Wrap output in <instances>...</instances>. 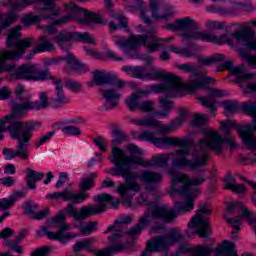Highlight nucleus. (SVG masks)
Here are the masks:
<instances>
[{
	"instance_id": "obj_39",
	"label": "nucleus",
	"mask_w": 256,
	"mask_h": 256,
	"mask_svg": "<svg viewBox=\"0 0 256 256\" xmlns=\"http://www.w3.org/2000/svg\"><path fill=\"white\" fill-rule=\"evenodd\" d=\"M101 93L104 99H106V101H117L119 100V97H121V95H119V93H117L115 89H108V90L101 89Z\"/></svg>"
},
{
	"instance_id": "obj_20",
	"label": "nucleus",
	"mask_w": 256,
	"mask_h": 256,
	"mask_svg": "<svg viewBox=\"0 0 256 256\" xmlns=\"http://www.w3.org/2000/svg\"><path fill=\"white\" fill-rule=\"evenodd\" d=\"M45 51H55V44H53L47 36H40L36 47L31 51L30 55H35V53H45Z\"/></svg>"
},
{
	"instance_id": "obj_54",
	"label": "nucleus",
	"mask_w": 256,
	"mask_h": 256,
	"mask_svg": "<svg viewBox=\"0 0 256 256\" xmlns=\"http://www.w3.org/2000/svg\"><path fill=\"white\" fill-rule=\"evenodd\" d=\"M138 109H140V111H144L146 113H151V111L154 110L153 108V102L152 101H145L142 102L138 105Z\"/></svg>"
},
{
	"instance_id": "obj_14",
	"label": "nucleus",
	"mask_w": 256,
	"mask_h": 256,
	"mask_svg": "<svg viewBox=\"0 0 256 256\" xmlns=\"http://www.w3.org/2000/svg\"><path fill=\"white\" fill-rule=\"evenodd\" d=\"M183 39H201L202 41H209L210 43H223L226 41L227 45H231V38L227 37V34L222 36L212 35L210 33L201 32V31H189L181 35Z\"/></svg>"
},
{
	"instance_id": "obj_28",
	"label": "nucleus",
	"mask_w": 256,
	"mask_h": 256,
	"mask_svg": "<svg viewBox=\"0 0 256 256\" xmlns=\"http://www.w3.org/2000/svg\"><path fill=\"white\" fill-rule=\"evenodd\" d=\"M233 35L237 41H249V39H253V37H255L256 33L251 29V27L246 26L242 31L234 32Z\"/></svg>"
},
{
	"instance_id": "obj_45",
	"label": "nucleus",
	"mask_w": 256,
	"mask_h": 256,
	"mask_svg": "<svg viewBox=\"0 0 256 256\" xmlns=\"http://www.w3.org/2000/svg\"><path fill=\"white\" fill-rule=\"evenodd\" d=\"M242 109L244 113H247V115H250L251 117H256V103H247L244 102L242 104Z\"/></svg>"
},
{
	"instance_id": "obj_49",
	"label": "nucleus",
	"mask_w": 256,
	"mask_h": 256,
	"mask_svg": "<svg viewBox=\"0 0 256 256\" xmlns=\"http://www.w3.org/2000/svg\"><path fill=\"white\" fill-rule=\"evenodd\" d=\"M185 120H183L182 118L174 121L173 123L169 124L168 126H164V133H171V131H175V129H177V127H181V125H183V122Z\"/></svg>"
},
{
	"instance_id": "obj_10",
	"label": "nucleus",
	"mask_w": 256,
	"mask_h": 256,
	"mask_svg": "<svg viewBox=\"0 0 256 256\" xmlns=\"http://www.w3.org/2000/svg\"><path fill=\"white\" fill-rule=\"evenodd\" d=\"M15 77L26 81H45V79H49V70H41L35 65L23 64L16 69Z\"/></svg>"
},
{
	"instance_id": "obj_35",
	"label": "nucleus",
	"mask_w": 256,
	"mask_h": 256,
	"mask_svg": "<svg viewBox=\"0 0 256 256\" xmlns=\"http://www.w3.org/2000/svg\"><path fill=\"white\" fill-rule=\"evenodd\" d=\"M67 65L72 69V71H81L85 65H83L73 54H67L65 57Z\"/></svg>"
},
{
	"instance_id": "obj_6",
	"label": "nucleus",
	"mask_w": 256,
	"mask_h": 256,
	"mask_svg": "<svg viewBox=\"0 0 256 256\" xmlns=\"http://www.w3.org/2000/svg\"><path fill=\"white\" fill-rule=\"evenodd\" d=\"M17 113L21 112H15L14 107L12 114L0 120V133L9 131L12 139L20 141L18 145L19 149H23V147H25V143H29L31 140V131L35 129V125L27 122L13 121ZM0 139H3V135H0Z\"/></svg>"
},
{
	"instance_id": "obj_9",
	"label": "nucleus",
	"mask_w": 256,
	"mask_h": 256,
	"mask_svg": "<svg viewBox=\"0 0 256 256\" xmlns=\"http://www.w3.org/2000/svg\"><path fill=\"white\" fill-rule=\"evenodd\" d=\"M211 210L207 208V204L200 205L196 214L192 217L188 224L189 229H197L195 233L202 238L209 237L211 231L209 230V219L204 218L203 215H209Z\"/></svg>"
},
{
	"instance_id": "obj_17",
	"label": "nucleus",
	"mask_w": 256,
	"mask_h": 256,
	"mask_svg": "<svg viewBox=\"0 0 256 256\" xmlns=\"http://www.w3.org/2000/svg\"><path fill=\"white\" fill-rule=\"evenodd\" d=\"M149 36L144 34L142 36H131L128 40H120L117 42L122 49H137L140 45H146Z\"/></svg>"
},
{
	"instance_id": "obj_30",
	"label": "nucleus",
	"mask_w": 256,
	"mask_h": 256,
	"mask_svg": "<svg viewBox=\"0 0 256 256\" xmlns=\"http://www.w3.org/2000/svg\"><path fill=\"white\" fill-rule=\"evenodd\" d=\"M159 103L162 112H155V115H157L158 117H167L171 109H173V102L167 98L161 97Z\"/></svg>"
},
{
	"instance_id": "obj_46",
	"label": "nucleus",
	"mask_w": 256,
	"mask_h": 256,
	"mask_svg": "<svg viewBox=\"0 0 256 256\" xmlns=\"http://www.w3.org/2000/svg\"><path fill=\"white\" fill-rule=\"evenodd\" d=\"M97 229V222H87L85 226L80 227L81 235H91V233Z\"/></svg>"
},
{
	"instance_id": "obj_12",
	"label": "nucleus",
	"mask_w": 256,
	"mask_h": 256,
	"mask_svg": "<svg viewBox=\"0 0 256 256\" xmlns=\"http://www.w3.org/2000/svg\"><path fill=\"white\" fill-rule=\"evenodd\" d=\"M93 81L89 83L90 87L93 85H114L117 89H123L125 86V81L119 79L116 75L100 70L93 72Z\"/></svg>"
},
{
	"instance_id": "obj_50",
	"label": "nucleus",
	"mask_w": 256,
	"mask_h": 256,
	"mask_svg": "<svg viewBox=\"0 0 256 256\" xmlns=\"http://www.w3.org/2000/svg\"><path fill=\"white\" fill-rule=\"evenodd\" d=\"M200 99V103H202V105L204 107H209L210 111H215V103H217V101L215 99H211L209 101V96L208 97H201Z\"/></svg>"
},
{
	"instance_id": "obj_59",
	"label": "nucleus",
	"mask_w": 256,
	"mask_h": 256,
	"mask_svg": "<svg viewBox=\"0 0 256 256\" xmlns=\"http://www.w3.org/2000/svg\"><path fill=\"white\" fill-rule=\"evenodd\" d=\"M64 131H66L68 135H81V131H79V128L74 126H66L64 128Z\"/></svg>"
},
{
	"instance_id": "obj_15",
	"label": "nucleus",
	"mask_w": 256,
	"mask_h": 256,
	"mask_svg": "<svg viewBox=\"0 0 256 256\" xmlns=\"http://www.w3.org/2000/svg\"><path fill=\"white\" fill-rule=\"evenodd\" d=\"M172 189L180 195H189V176L187 174L174 175L172 177Z\"/></svg>"
},
{
	"instance_id": "obj_55",
	"label": "nucleus",
	"mask_w": 256,
	"mask_h": 256,
	"mask_svg": "<svg viewBox=\"0 0 256 256\" xmlns=\"http://www.w3.org/2000/svg\"><path fill=\"white\" fill-rule=\"evenodd\" d=\"M146 71L147 68L145 67H134V73L132 74V77H135L136 79H143V77H146Z\"/></svg>"
},
{
	"instance_id": "obj_19",
	"label": "nucleus",
	"mask_w": 256,
	"mask_h": 256,
	"mask_svg": "<svg viewBox=\"0 0 256 256\" xmlns=\"http://www.w3.org/2000/svg\"><path fill=\"white\" fill-rule=\"evenodd\" d=\"M129 247H131V244L129 242H126L124 244L114 243L110 247L104 248L101 251H93V253L96 256H111V255H113V253H119L121 251H126V249H129Z\"/></svg>"
},
{
	"instance_id": "obj_44",
	"label": "nucleus",
	"mask_w": 256,
	"mask_h": 256,
	"mask_svg": "<svg viewBox=\"0 0 256 256\" xmlns=\"http://www.w3.org/2000/svg\"><path fill=\"white\" fill-rule=\"evenodd\" d=\"M209 123V119L205 115L195 114L194 119L192 120V125L196 127H203Z\"/></svg>"
},
{
	"instance_id": "obj_5",
	"label": "nucleus",
	"mask_w": 256,
	"mask_h": 256,
	"mask_svg": "<svg viewBox=\"0 0 256 256\" xmlns=\"http://www.w3.org/2000/svg\"><path fill=\"white\" fill-rule=\"evenodd\" d=\"M65 12L68 13L67 16H63L60 19L54 21L51 25L46 26V33L48 35H57L56 27L69 23L75 19L80 25H93V23H103V17L94 12H89L88 10L76 6L75 3L71 2L64 5Z\"/></svg>"
},
{
	"instance_id": "obj_26",
	"label": "nucleus",
	"mask_w": 256,
	"mask_h": 256,
	"mask_svg": "<svg viewBox=\"0 0 256 256\" xmlns=\"http://www.w3.org/2000/svg\"><path fill=\"white\" fill-rule=\"evenodd\" d=\"M216 256H237L235 244L224 241L222 246L216 248Z\"/></svg>"
},
{
	"instance_id": "obj_56",
	"label": "nucleus",
	"mask_w": 256,
	"mask_h": 256,
	"mask_svg": "<svg viewBox=\"0 0 256 256\" xmlns=\"http://www.w3.org/2000/svg\"><path fill=\"white\" fill-rule=\"evenodd\" d=\"M16 200V196H11L10 199H3L2 201H0V205H1V209H3L4 211H7V209H9L11 207V205H13V203H15Z\"/></svg>"
},
{
	"instance_id": "obj_61",
	"label": "nucleus",
	"mask_w": 256,
	"mask_h": 256,
	"mask_svg": "<svg viewBox=\"0 0 256 256\" xmlns=\"http://www.w3.org/2000/svg\"><path fill=\"white\" fill-rule=\"evenodd\" d=\"M189 187L194 186L197 187V185H201V183H205V178L199 177L194 178L191 180V178H188Z\"/></svg>"
},
{
	"instance_id": "obj_24",
	"label": "nucleus",
	"mask_w": 256,
	"mask_h": 256,
	"mask_svg": "<svg viewBox=\"0 0 256 256\" xmlns=\"http://www.w3.org/2000/svg\"><path fill=\"white\" fill-rule=\"evenodd\" d=\"M150 9L154 19H169V17H173V12L171 11L170 7L166 8V14H159V0H151Z\"/></svg>"
},
{
	"instance_id": "obj_18",
	"label": "nucleus",
	"mask_w": 256,
	"mask_h": 256,
	"mask_svg": "<svg viewBox=\"0 0 256 256\" xmlns=\"http://www.w3.org/2000/svg\"><path fill=\"white\" fill-rule=\"evenodd\" d=\"M239 135L246 149H250V151L256 150V137L255 134L251 132V126H244L240 129Z\"/></svg>"
},
{
	"instance_id": "obj_33",
	"label": "nucleus",
	"mask_w": 256,
	"mask_h": 256,
	"mask_svg": "<svg viewBox=\"0 0 256 256\" xmlns=\"http://www.w3.org/2000/svg\"><path fill=\"white\" fill-rule=\"evenodd\" d=\"M147 95H149V92H137L135 94H132L130 99L127 100L129 109L131 111H135V109H137V107H139V99H141V97H145Z\"/></svg>"
},
{
	"instance_id": "obj_11",
	"label": "nucleus",
	"mask_w": 256,
	"mask_h": 256,
	"mask_svg": "<svg viewBox=\"0 0 256 256\" xmlns=\"http://www.w3.org/2000/svg\"><path fill=\"white\" fill-rule=\"evenodd\" d=\"M32 44L33 40L31 38L18 40L14 46L16 51H2L0 53V63L11 66L12 68L8 71H13V69H15V64H7L5 61L18 59V57H21V55H23V53H25Z\"/></svg>"
},
{
	"instance_id": "obj_51",
	"label": "nucleus",
	"mask_w": 256,
	"mask_h": 256,
	"mask_svg": "<svg viewBox=\"0 0 256 256\" xmlns=\"http://www.w3.org/2000/svg\"><path fill=\"white\" fill-rule=\"evenodd\" d=\"M240 57H242V59H245L248 65H250L251 67H256V55H250L247 54V52L241 51Z\"/></svg>"
},
{
	"instance_id": "obj_13",
	"label": "nucleus",
	"mask_w": 256,
	"mask_h": 256,
	"mask_svg": "<svg viewBox=\"0 0 256 256\" xmlns=\"http://www.w3.org/2000/svg\"><path fill=\"white\" fill-rule=\"evenodd\" d=\"M183 39H201L202 41H209L210 43H223L226 41L227 45H231V38L227 37V34L222 36L212 35L210 33L201 32V31H189L181 35Z\"/></svg>"
},
{
	"instance_id": "obj_23",
	"label": "nucleus",
	"mask_w": 256,
	"mask_h": 256,
	"mask_svg": "<svg viewBox=\"0 0 256 256\" xmlns=\"http://www.w3.org/2000/svg\"><path fill=\"white\" fill-rule=\"evenodd\" d=\"M224 188L230 189V191H233V193H245L246 187L243 184H237V180H235V177L228 175L225 179Z\"/></svg>"
},
{
	"instance_id": "obj_63",
	"label": "nucleus",
	"mask_w": 256,
	"mask_h": 256,
	"mask_svg": "<svg viewBox=\"0 0 256 256\" xmlns=\"http://www.w3.org/2000/svg\"><path fill=\"white\" fill-rule=\"evenodd\" d=\"M243 72H244L243 66L235 67V68L231 69L232 75H236V77H239V79H241V77H243Z\"/></svg>"
},
{
	"instance_id": "obj_62",
	"label": "nucleus",
	"mask_w": 256,
	"mask_h": 256,
	"mask_svg": "<svg viewBox=\"0 0 256 256\" xmlns=\"http://www.w3.org/2000/svg\"><path fill=\"white\" fill-rule=\"evenodd\" d=\"M66 86L68 89H71L72 91H79V89H81V86H79V83L73 80H67Z\"/></svg>"
},
{
	"instance_id": "obj_27",
	"label": "nucleus",
	"mask_w": 256,
	"mask_h": 256,
	"mask_svg": "<svg viewBox=\"0 0 256 256\" xmlns=\"http://www.w3.org/2000/svg\"><path fill=\"white\" fill-rule=\"evenodd\" d=\"M146 77H148V79H152V81L157 79H165L166 81H179V77L158 71L157 69H152L151 72L146 74Z\"/></svg>"
},
{
	"instance_id": "obj_48",
	"label": "nucleus",
	"mask_w": 256,
	"mask_h": 256,
	"mask_svg": "<svg viewBox=\"0 0 256 256\" xmlns=\"http://www.w3.org/2000/svg\"><path fill=\"white\" fill-rule=\"evenodd\" d=\"M223 59H225V56H223L222 54H218L215 57L199 59V63H202L203 65H212V63L223 61Z\"/></svg>"
},
{
	"instance_id": "obj_22",
	"label": "nucleus",
	"mask_w": 256,
	"mask_h": 256,
	"mask_svg": "<svg viewBox=\"0 0 256 256\" xmlns=\"http://www.w3.org/2000/svg\"><path fill=\"white\" fill-rule=\"evenodd\" d=\"M209 83H215V79L204 76L202 80H191L186 84V89L190 93H194L197 89L209 85Z\"/></svg>"
},
{
	"instance_id": "obj_37",
	"label": "nucleus",
	"mask_w": 256,
	"mask_h": 256,
	"mask_svg": "<svg viewBox=\"0 0 256 256\" xmlns=\"http://www.w3.org/2000/svg\"><path fill=\"white\" fill-rule=\"evenodd\" d=\"M3 153L8 157V159H15V157H21L22 159H27V148H25V146H23V149H19L15 153H13L11 149L5 148L3 150Z\"/></svg>"
},
{
	"instance_id": "obj_3",
	"label": "nucleus",
	"mask_w": 256,
	"mask_h": 256,
	"mask_svg": "<svg viewBox=\"0 0 256 256\" xmlns=\"http://www.w3.org/2000/svg\"><path fill=\"white\" fill-rule=\"evenodd\" d=\"M195 207L194 198L186 197L185 202H176L174 208H167V206H158L152 204L148 207L149 214L144 215L138 224L128 231L131 237L139 235L147 225L151 224V219H161L164 223H173L177 219L179 213H187Z\"/></svg>"
},
{
	"instance_id": "obj_43",
	"label": "nucleus",
	"mask_w": 256,
	"mask_h": 256,
	"mask_svg": "<svg viewBox=\"0 0 256 256\" xmlns=\"http://www.w3.org/2000/svg\"><path fill=\"white\" fill-rule=\"evenodd\" d=\"M74 39L75 41H83L84 43H90V44L95 43V40H93V38H91V35H89V33L87 32H84V33L74 32Z\"/></svg>"
},
{
	"instance_id": "obj_40",
	"label": "nucleus",
	"mask_w": 256,
	"mask_h": 256,
	"mask_svg": "<svg viewBox=\"0 0 256 256\" xmlns=\"http://www.w3.org/2000/svg\"><path fill=\"white\" fill-rule=\"evenodd\" d=\"M112 135L114 137V139L112 140L113 145H119V143L127 141V136L125 135V133L117 128L112 131Z\"/></svg>"
},
{
	"instance_id": "obj_57",
	"label": "nucleus",
	"mask_w": 256,
	"mask_h": 256,
	"mask_svg": "<svg viewBox=\"0 0 256 256\" xmlns=\"http://www.w3.org/2000/svg\"><path fill=\"white\" fill-rule=\"evenodd\" d=\"M51 249L49 247H41L32 252V256H48Z\"/></svg>"
},
{
	"instance_id": "obj_64",
	"label": "nucleus",
	"mask_w": 256,
	"mask_h": 256,
	"mask_svg": "<svg viewBox=\"0 0 256 256\" xmlns=\"http://www.w3.org/2000/svg\"><path fill=\"white\" fill-rule=\"evenodd\" d=\"M208 91H210L208 97H223V92L219 89L208 88Z\"/></svg>"
},
{
	"instance_id": "obj_58",
	"label": "nucleus",
	"mask_w": 256,
	"mask_h": 256,
	"mask_svg": "<svg viewBox=\"0 0 256 256\" xmlns=\"http://www.w3.org/2000/svg\"><path fill=\"white\" fill-rule=\"evenodd\" d=\"M233 121L232 120H226L221 123V129L224 131L225 135H229V128L233 127Z\"/></svg>"
},
{
	"instance_id": "obj_29",
	"label": "nucleus",
	"mask_w": 256,
	"mask_h": 256,
	"mask_svg": "<svg viewBox=\"0 0 256 256\" xmlns=\"http://www.w3.org/2000/svg\"><path fill=\"white\" fill-rule=\"evenodd\" d=\"M72 39H75V32H67V31L63 30L57 34L54 41L60 47H63V45H65V43H69L70 41H72Z\"/></svg>"
},
{
	"instance_id": "obj_25",
	"label": "nucleus",
	"mask_w": 256,
	"mask_h": 256,
	"mask_svg": "<svg viewBox=\"0 0 256 256\" xmlns=\"http://www.w3.org/2000/svg\"><path fill=\"white\" fill-rule=\"evenodd\" d=\"M45 178V174L39 173L31 168L27 169V179L26 183L29 189H35L37 181H42Z\"/></svg>"
},
{
	"instance_id": "obj_52",
	"label": "nucleus",
	"mask_w": 256,
	"mask_h": 256,
	"mask_svg": "<svg viewBox=\"0 0 256 256\" xmlns=\"http://www.w3.org/2000/svg\"><path fill=\"white\" fill-rule=\"evenodd\" d=\"M240 217H245L251 225H255L256 223V215L253 214L251 211L247 210V208L242 209V214Z\"/></svg>"
},
{
	"instance_id": "obj_60",
	"label": "nucleus",
	"mask_w": 256,
	"mask_h": 256,
	"mask_svg": "<svg viewBox=\"0 0 256 256\" xmlns=\"http://www.w3.org/2000/svg\"><path fill=\"white\" fill-rule=\"evenodd\" d=\"M222 105L224 109H226V111H232V112L237 111V105H235V103L231 101L222 102Z\"/></svg>"
},
{
	"instance_id": "obj_8",
	"label": "nucleus",
	"mask_w": 256,
	"mask_h": 256,
	"mask_svg": "<svg viewBox=\"0 0 256 256\" xmlns=\"http://www.w3.org/2000/svg\"><path fill=\"white\" fill-rule=\"evenodd\" d=\"M183 235L177 228H172L169 235L156 236L154 239L150 240L147 244V251L143 252L141 256L149 255V251H163L171 245H175L178 241H181Z\"/></svg>"
},
{
	"instance_id": "obj_31",
	"label": "nucleus",
	"mask_w": 256,
	"mask_h": 256,
	"mask_svg": "<svg viewBox=\"0 0 256 256\" xmlns=\"http://www.w3.org/2000/svg\"><path fill=\"white\" fill-rule=\"evenodd\" d=\"M62 199L63 201H76V203H79V201H85L87 195L85 193L75 194L66 189L62 192Z\"/></svg>"
},
{
	"instance_id": "obj_32",
	"label": "nucleus",
	"mask_w": 256,
	"mask_h": 256,
	"mask_svg": "<svg viewBox=\"0 0 256 256\" xmlns=\"http://www.w3.org/2000/svg\"><path fill=\"white\" fill-rule=\"evenodd\" d=\"M21 29H23V26L18 25L8 31V38L6 40L8 45L10 46L17 45V42H14V41L19 39V37H21Z\"/></svg>"
},
{
	"instance_id": "obj_34",
	"label": "nucleus",
	"mask_w": 256,
	"mask_h": 256,
	"mask_svg": "<svg viewBox=\"0 0 256 256\" xmlns=\"http://www.w3.org/2000/svg\"><path fill=\"white\" fill-rule=\"evenodd\" d=\"M179 31H189V29H199L195 20L191 18H183L178 20Z\"/></svg>"
},
{
	"instance_id": "obj_36",
	"label": "nucleus",
	"mask_w": 256,
	"mask_h": 256,
	"mask_svg": "<svg viewBox=\"0 0 256 256\" xmlns=\"http://www.w3.org/2000/svg\"><path fill=\"white\" fill-rule=\"evenodd\" d=\"M138 139H142L143 141H149L150 143H153L154 145H159V143H163V138H157L155 137V133L150 131H143L138 135Z\"/></svg>"
},
{
	"instance_id": "obj_47",
	"label": "nucleus",
	"mask_w": 256,
	"mask_h": 256,
	"mask_svg": "<svg viewBox=\"0 0 256 256\" xmlns=\"http://www.w3.org/2000/svg\"><path fill=\"white\" fill-rule=\"evenodd\" d=\"M95 179V174H91L88 178L82 179V182L80 183V188L83 191H87L93 187V180Z\"/></svg>"
},
{
	"instance_id": "obj_42",
	"label": "nucleus",
	"mask_w": 256,
	"mask_h": 256,
	"mask_svg": "<svg viewBox=\"0 0 256 256\" xmlns=\"http://www.w3.org/2000/svg\"><path fill=\"white\" fill-rule=\"evenodd\" d=\"M145 127H157V129H160L164 133V125L161 124L159 121H157L154 117L149 116L144 118Z\"/></svg>"
},
{
	"instance_id": "obj_2",
	"label": "nucleus",
	"mask_w": 256,
	"mask_h": 256,
	"mask_svg": "<svg viewBox=\"0 0 256 256\" xmlns=\"http://www.w3.org/2000/svg\"><path fill=\"white\" fill-rule=\"evenodd\" d=\"M113 196L109 194H101L98 195L94 201H98V207L89 204L88 206H84L79 210L75 208L74 203L68 204L64 212H60L55 218L50 220V223L55 227H59L60 231L58 232H49V227H43L42 231H44L45 235L48 239H52L53 241H61V243H67L69 239H75L77 234L73 233H65L68 231L69 226L65 223V219H67L66 215L69 217H73L75 221H85L88 217H92V215H97L99 213H103L105 209H107V203H111L112 207H118L119 200L113 201Z\"/></svg>"
},
{
	"instance_id": "obj_53",
	"label": "nucleus",
	"mask_w": 256,
	"mask_h": 256,
	"mask_svg": "<svg viewBox=\"0 0 256 256\" xmlns=\"http://www.w3.org/2000/svg\"><path fill=\"white\" fill-rule=\"evenodd\" d=\"M206 26L210 31H213L215 29H225L227 31V27H225V24L223 22L209 21L207 22Z\"/></svg>"
},
{
	"instance_id": "obj_4",
	"label": "nucleus",
	"mask_w": 256,
	"mask_h": 256,
	"mask_svg": "<svg viewBox=\"0 0 256 256\" xmlns=\"http://www.w3.org/2000/svg\"><path fill=\"white\" fill-rule=\"evenodd\" d=\"M111 173L114 176H121L125 179L126 183H120L117 188V193H119L124 199H131L133 197L131 192L139 191V183L135 182L134 179H140L142 183H147L148 185L159 183L161 182V179H163L161 174L149 170H144L141 174L133 172L131 171L129 163L123 162L116 165V168H111Z\"/></svg>"
},
{
	"instance_id": "obj_21",
	"label": "nucleus",
	"mask_w": 256,
	"mask_h": 256,
	"mask_svg": "<svg viewBox=\"0 0 256 256\" xmlns=\"http://www.w3.org/2000/svg\"><path fill=\"white\" fill-rule=\"evenodd\" d=\"M150 89L154 93H171L172 91H178L179 81H167L161 85H152Z\"/></svg>"
},
{
	"instance_id": "obj_1",
	"label": "nucleus",
	"mask_w": 256,
	"mask_h": 256,
	"mask_svg": "<svg viewBox=\"0 0 256 256\" xmlns=\"http://www.w3.org/2000/svg\"><path fill=\"white\" fill-rule=\"evenodd\" d=\"M163 143L166 145H172L181 147L170 154L158 155L151 160L145 162L142 157L127 156L123 153V150L118 147L112 149L111 159L114 165H121V163H132L133 165H139L141 167H167L169 157H174L171 166L173 169H181L187 167L191 171H203V167L207 165V156H199L198 158L191 160L187 158L190 155L191 150L189 149V141L181 138L164 137Z\"/></svg>"
},
{
	"instance_id": "obj_41",
	"label": "nucleus",
	"mask_w": 256,
	"mask_h": 256,
	"mask_svg": "<svg viewBox=\"0 0 256 256\" xmlns=\"http://www.w3.org/2000/svg\"><path fill=\"white\" fill-rule=\"evenodd\" d=\"M39 21H41V16H37L33 14H26L21 19V22L25 27H29V25H33L34 23H39Z\"/></svg>"
},
{
	"instance_id": "obj_16",
	"label": "nucleus",
	"mask_w": 256,
	"mask_h": 256,
	"mask_svg": "<svg viewBox=\"0 0 256 256\" xmlns=\"http://www.w3.org/2000/svg\"><path fill=\"white\" fill-rule=\"evenodd\" d=\"M40 103L39 102H31V101H26L21 104H16L14 106V113H22V111H27L29 109H41L47 107V94L42 93L40 95Z\"/></svg>"
},
{
	"instance_id": "obj_7",
	"label": "nucleus",
	"mask_w": 256,
	"mask_h": 256,
	"mask_svg": "<svg viewBox=\"0 0 256 256\" xmlns=\"http://www.w3.org/2000/svg\"><path fill=\"white\" fill-rule=\"evenodd\" d=\"M202 133L204 134V139L199 140L198 147L203 151L202 157L206 156V160L209 159V154H207L209 149L215 151L217 155H221L223 153V143H228L232 149L237 147V143L233 139L223 138L217 132L206 129Z\"/></svg>"
},
{
	"instance_id": "obj_38",
	"label": "nucleus",
	"mask_w": 256,
	"mask_h": 256,
	"mask_svg": "<svg viewBox=\"0 0 256 256\" xmlns=\"http://www.w3.org/2000/svg\"><path fill=\"white\" fill-rule=\"evenodd\" d=\"M93 243V239L88 238L83 241L76 242V244L73 247V251L75 253H79V251H83L85 249H91V244Z\"/></svg>"
}]
</instances>
